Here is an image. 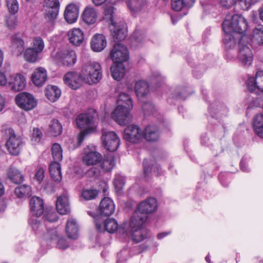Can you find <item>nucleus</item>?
I'll return each mask as SVG.
<instances>
[{
	"mask_svg": "<svg viewBox=\"0 0 263 263\" xmlns=\"http://www.w3.org/2000/svg\"><path fill=\"white\" fill-rule=\"evenodd\" d=\"M222 27L226 34L223 41L227 48H231L236 44V39L233 34L234 33L243 34L238 43L239 51L237 59L241 65L245 67L250 66L253 60V52L248 46L241 43L242 40L246 37L243 34L247 30L248 27L247 20L240 15H228L223 22Z\"/></svg>",
	"mask_w": 263,
	"mask_h": 263,
	"instance_id": "nucleus-1",
	"label": "nucleus"
},
{
	"mask_svg": "<svg viewBox=\"0 0 263 263\" xmlns=\"http://www.w3.org/2000/svg\"><path fill=\"white\" fill-rule=\"evenodd\" d=\"M5 135L7 137L5 145L8 151L11 155H18L24 145L22 138L16 135L12 128L6 129Z\"/></svg>",
	"mask_w": 263,
	"mask_h": 263,
	"instance_id": "nucleus-2",
	"label": "nucleus"
},
{
	"mask_svg": "<svg viewBox=\"0 0 263 263\" xmlns=\"http://www.w3.org/2000/svg\"><path fill=\"white\" fill-rule=\"evenodd\" d=\"M93 117L89 114H81L76 119V124L79 128L84 129L78 136V144L81 145L86 135L91 133L94 129L92 127Z\"/></svg>",
	"mask_w": 263,
	"mask_h": 263,
	"instance_id": "nucleus-3",
	"label": "nucleus"
},
{
	"mask_svg": "<svg viewBox=\"0 0 263 263\" xmlns=\"http://www.w3.org/2000/svg\"><path fill=\"white\" fill-rule=\"evenodd\" d=\"M132 109L123 104L118 105L111 114V118L120 125H126L132 121Z\"/></svg>",
	"mask_w": 263,
	"mask_h": 263,
	"instance_id": "nucleus-4",
	"label": "nucleus"
},
{
	"mask_svg": "<svg viewBox=\"0 0 263 263\" xmlns=\"http://www.w3.org/2000/svg\"><path fill=\"white\" fill-rule=\"evenodd\" d=\"M28 223L36 234L40 235L44 239L54 240L58 238V232L56 229L47 230L46 232H43V226L40 223L36 217H31L28 220Z\"/></svg>",
	"mask_w": 263,
	"mask_h": 263,
	"instance_id": "nucleus-5",
	"label": "nucleus"
},
{
	"mask_svg": "<svg viewBox=\"0 0 263 263\" xmlns=\"http://www.w3.org/2000/svg\"><path fill=\"white\" fill-rule=\"evenodd\" d=\"M15 101L16 105L25 111L33 109L37 105L36 100L33 96L25 92L17 95L15 98Z\"/></svg>",
	"mask_w": 263,
	"mask_h": 263,
	"instance_id": "nucleus-6",
	"label": "nucleus"
},
{
	"mask_svg": "<svg viewBox=\"0 0 263 263\" xmlns=\"http://www.w3.org/2000/svg\"><path fill=\"white\" fill-rule=\"evenodd\" d=\"M101 139L103 146L109 152H115L120 145V139L116 133L112 131L102 130Z\"/></svg>",
	"mask_w": 263,
	"mask_h": 263,
	"instance_id": "nucleus-7",
	"label": "nucleus"
},
{
	"mask_svg": "<svg viewBox=\"0 0 263 263\" xmlns=\"http://www.w3.org/2000/svg\"><path fill=\"white\" fill-rule=\"evenodd\" d=\"M114 64L123 63L128 61L129 52L127 47L121 43L114 45L109 54Z\"/></svg>",
	"mask_w": 263,
	"mask_h": 263,
	"instance_id": "nucleus-8",
	"label": "nucleus"
},
{
	"mask_svg": "<svg viewBox=\"0 0 263 263\" xmlns=\"http://www.w3.org/2000/svg\"><path fill=\"white\" fill-rule=\"evenodd\" d=\"M24 35L21 32H15L10 36V49L13 54L21 55L25 49L26 43Z\"/></svg>",
	"mask_w": 263,
	"mask_h": 263,
	"instance_id": "nucleus-9",
	"label": "nucleus"
},
{
	"mask_svg": "<svg viewBox=\"0 0 263 263\" xmlns=\"http://www.w3.org/2000/svg\"><path fill=\"white\" fill-rule=\"evenodd\" d=\"M55 60L63 65L72 66L77 62V54L73 50L66 49L57 52Z\"/></svg>",
	"mask_w": 263,
	"mask_h": 263,
	"instance_id": "nucleus-10",
	"label": "nucleus"
},
{
	"mask_svg": "<svg viewBox=\"0 0 263 263\" xmlns=\"http://www.w3.org/2000/svg\"><path fill=\"white\" fill-rule=\"evenodd\" d=\"M86 72L87 81L89 84L99 82L102 77V68L99 63L93 62L87 66Z\"/></svg>",
	"mask_w": 263,
	"mask_h": 263,
	"instance_id": "nucleus-11",
	"label": "nucleus"
},
{
	"mask_svg": "<svg viewBox=\"0 0 263 263\" xmlns=\"http://www.w3.org/2000/svg\"><path fill=\"white\" fill-rule=\"evenodd\" d=\"M60 6L59 0H45V18L51 23H53L58 17Z\"/></svg>",
	"mask_w": 263,
	"mask_h": 263,
	"instance_id": "nucleus-12",
	"label": "nucleus"
},
{
	"mask_svg": "<svg viewBox=\"0 0 263 263\" xmlns=\"http://www.w3.org/2000/svg\"><path fill=\"white\" fill-rule=\"evenodd\" d=\"M111 34L115 40L121 41L127 36V26L124 22H120L116 23L111 20V25L109 26Z\"/></svg>",
	"mask_w": 263,
	"mask_h": 263,
	"instance_id": "nucleus-13",
	"label": "nucleus"
},
{
	"mask_svg": "<svg viewBox=\"0 0 263 263\" xmlns=\"http://www.w3.org/2000/svg\"><path fill=\"white\" fill-rule=\"evenodd\" d=\"M143 138V133L140 128L135 125H130L124 129V138L127 141L137 143Z\"/></svg>",
	"mask_w": 263,
	"mask_h": 263,
	"instance_id": "nucleus-14",
	"label": "nucleus"
},
{
	"mask_svg": "<svg viewBox=\"0 0 263 263\" xmlns=\"http://www.w3.org/2000/svg\"><path fill=\"white\" fill-rule=\"evenodd\" d=\"M95 220L96 229L100 232L106 231L109 233H114L118 228L117 221L114 218H107L102 221L99 218H95Z\"/></svg>",
	"mask_w": 263,
	"mask_h": 263,
	"instance_id": "nucleus-15",
	"label": "nucleus"
},
{
	"mask_svg": "<svg viewBox=\"0 0 263 263\" xmlns=\"http://www.w3.org/2000/svg\"><path fill=\"white\" fill-rule=\"evenodd\" d=\"M250 92L259 94L263 92V71H257L255 78H250L247 83Z\"/></svg>",
	"mask_w": 263,
	"mask_h": 263,
	"instance_id": "nucleus-16",
	"label": "nucleus"
},
{
	"mask_svg": "<svg viewBox=\"0 0 263 263\" xmlns=\"http://www.w3.org/2000/svg\"><path fill=\"white\" fill-rule=\"evenodd\" d=\"M8 83L11 89L15 91H22L26 85L25 77L17 73L10 75Z\"/></svg>",
	"mask_w": 263,
	"mask_h": 263,
	"instance_id": "nucleus-17",
	"label": "nucleus"
},
{
	"mask_svg": "<svg viewBox=\"0 0 263 263\" xmlns=\"http://www.w3.org/2000/svg\"><path fill=\"white\" fill-rule=\"evenodd\" d=\"M158 208L157 201L155 198L150 197L142 201L138 206L137 212L146 215L155 212Z\"/></svg>",
	"mask_w": 263,
	"mask_h": 263,
	"instance_id": "nucleus-18",
	"label": "nucleus"
},
{
	"mask_svg": "<svg viewBox=\"0 0 263 263\" xmlns=\"http://www.w3.org/2000/svg\"><path fill=\"white\" fill-rule=\"evenodd\" d=\"M64 83L72 89L79 88L83 82L82 76L76 72L66 73L63 78Z\"/></svg>",
	"mask_w": 263,
	"mask_h": 263,
	"instance_id": "nucleus-19",
	"label": "nucleus"
},
{
	"mask_svg": "<svg viewBox=\"0 0 263 263\" xmlns=\"http://www.w3.org/2000/svg\"><path fill=\"white\" fill-rule=\"evenodd\" d=\"M115 205L109 197H104L100 203L99 212L101 216H109L115 212Z\"/></svg>",
	"mask_w": 263,
	"mask_h": 263,
	"instance_id": "nucleus-20",
	"label": "nucleus"
},
{
	"mask_svg": "<svg viewBox=\"0 0 263 263\" xmlns=\"http://www.w3.org/2000/svg\"><path fill=\"white\" fill-rule=\"evenodd\" d=\"M102 158V156L99 153L86 148L82 157V161L86 165H93L100 162Z\"/></svg>",
	"mask_w": 263,
	"mask_h": 263,
	"instance_id": "nucleus-21",
	"label": "nucleus"
},
{
	"mask_svg": "<svg viewBox=\"0 0 263 263\" xmlns=\"http://www.w3.org/2000/svg\"><path fill=\"white\" fill-rule=\"evenodd\" d=\"M56 209L61 215H66L70 211L69 197L67 193L59 196L56 200Z\"/></svg>",
	"mask_w": 263,
	"mask_h": 263,
	"instance_id": "nucleus-22",
	"label": "nucleus"
},
{
	"mask_svg": "<svg viewBox=\"0 0 263 263\" xmlns=\"http://www.w3.org/2000/svg\"><path fill=\"white\" fill-rule=\"evenodd\" d=\"M47 79L46 70L43 67L36 68L31 75V80L33 83L36 86H43Z\"/></svg>",
	"mask_w": 263,
	"mask_h": 263,
	"instance_id": "nucleus-23",
	"label": "nucleus"
},
{
	"mask_svg": "<svg viewBox=\"0 0 263 263\" xmlns=\"http://www.w3.org/2000/svg\"><path fill=\"white\" fill-rule=\"evenodd\" d=\"M30 209L31 213L36 217L41 216L44 211L43 200L37 196L32 197L30 200Z\"/></svg>",
	"mask_w": 263,
	"mask_h": 263,
	"instance_id": "nucleus-24",
	"label": "nucleus"
},
{
	"mask_svg": "<svg viewBox=\"0 0 263 263\" xmlns=\"http://www.w3.org/2000/svg\"><path fill=\"white\" fill-rule=\"evenodd\" d=\"M106 40L102 34H96L92 38L90 46L91 49L95 52H100L106 46Z\"/></svg>",
	"mask_w": 263,
	"mask_h": 263,
	"instance_id": "nucleus-25",
	"label": "nucleus"
},
{
	"mask_svg": "<svg viewBox=\"0 0 263 263\" xmlns=\"http://www.w3.org/2000/svg\"><path fill=\"white\" fill-rule=\"evenodd\" d=\"M67 35L69 43L76 46H79L84 40V33L79 28H73L69 30Z\"/></svg>",
	"mask_w": 263,
	"mask_h": 263,
	"instance_id": "nucleus-26",
	"label": "nucleus"
},
{
	"mask_svg": "<svg viewBox=\"0 0 263 263\" xmlns=\"http://www.w3.org/2000/svg\"><path fill=\"white\" fill-rule=\"evenodd\" d=\"M79 16V8L73 4L68 5L64 12V18L69 24L76 22Z\"/></svg>",
	"mask_w": 263,
	"mask_h": 263,
	"instance_id": "nucleus-27",
	"label": "nucleus"
},
{
	"mask_svg": "<svg viewBox=\"0 0 263 263\" xmlns=\"http://www.w3.org/2000/svg\"><path fill=\"white\" fill-rule=\"evenodd\" d=\"M147 218V215L136 211L130 219L129 226L132 230L143 227Z\"/></svg>",
	"mask_w": 263,
	"mask_h": 263,
	"instance_id": "nucleus-28",
	"label": "nucleus"
},
{
	"mask_svg": "<svg viewBox=\"0 0 263 263\" xmlns=\"http://www.w3.org/2000/svg\"><path fill=\"white\" fill-rule=\"evenodd\" d=\"M135 90L137 97L139 100H141L148 93L149 86L146 81L139 80L135 83Z\"/></svg>",
	"mask_w": 263,
	"mask_h": 263,
	"instance_id": "nucleus-29",
	"label": "nucleus"
},
{
	"mask_svg": "<svg viewBox=\"0 0 263 263\" xmlns=\"http://www.w3.org/2000/svg\"><path fill=\"white\" fill-rule=\"evenodd\" d=\"M66 232L69 238L73 239L78 238L79 228L76 219L70 218L67 220Z\"/></svg>",
	"mask_w": 263,
	"mask_h": 263,
	"instance_id": "nucleus-30",
	"label": "nucleus"
},
{
	"mask_svg": "<svg viewBox=\"0 0 263 263\" xmlns=\"http://www.w3.org/2000/svg\"><path fill=\"white\" fill-rule=\"evenodd\" d=\"M82 17L85 23L88 25L93 24L97 18V11L93 8L87 7L84 9Z\"/></svg>",
	"mask_w": 263,
	"mask_h": 263,
	"instance_id": "nucleus-31",
	"label": "nucleus"
},
{
	"mask_svg": "<svg viewBox=\"0 0 263 263\" xmlns=\"http://www.w3.org/2000/svg\"><path fill=\"white\" fill-rule=\"evenodd\" d=\"M143 137L146 141L149 142H155L157 141L159 138V132L158 128L152 125L146 126L144 130Z\"/></svg>",
	"mask_w": 263,
	"mask_h": 263,
	"instance_id": "nucleus-32",
	"label": "nucleus"
},
{
	"mask_svg": "<svg viewBox=\"0 0 263 263\" xmlns=\"http://www.w3.org/2000/svg\"><path fill=\"white\" fill-rule=\"evenodd\" d=\"M110 70L114 79L119 81L125 75V67L123 63L114 64L111 67Z\"/></svg>",
	"mask_w": 263,
	"mask_h": 263,
	"instance_id": "nucleus-33",
	"label": "nucleus"
},
{
	"mask_svg": "<svg viewBox=\"0 0 263 263\" xmlns=\"http://www.w3.org/2000/svg\"><path fill=\"white\" fill-rule=\"evenodd\" d=\"M49 172L51 178L56 182H60L62 178L61 166L59 162L53 161L49 166Z\"/></svg>",
	"mask_w": 263,
	"mask_h": 263,
	"instance_id": "nucleus-34",
	"label": "nucleus"
},
{
	"mask_svg": "<svg viewBox=\"0 0 263 263\" xmlns=\"http://www.w3.org/2000/svg\"><path fill=\"white\" fill-rule=\"evenodd\" d=\"M47 98L51 102H55L61 96V90L56 86H48L45 90Z\"/></svg>",
	"mask_w": 263,
	"mask_h": 263,
	"instance_id": "nucleus-35",
	"label": "nucleus"
},
{
	"mask_svg": "<svg viewBox=\"0 0 263 263\" xmlns=\"http://www.w3.org/2000/svg\"><path fill=\"white\" fill-rule=\"evenodd\" d=\"M125 2L128 8L133 14L141 10L146 5L144 0H126Z\"/></svg>",
	"mask_w": 263,
	"mask_h": 263,
	"instance_id": "nucleus-36",
	"label": "nucleus"
},
{
	"mask_svg": "<svg viewBox=\"0 0 263 263\" xmlns=\"http://www.w3.org/2000/svg\"><path fill=\"white\" fill-rule=\"evenodd\" d=\"M10 180L15 184H20L23 182L24 178L21 172L14 167H10L7 173Z\"/></svg>",
	"mask_w": 263,
	"mask_h": 263,
	"instance_id": "nucleus-37",
	"label": "nucleus"
},
{
	"mask_svg": "<svg viewBox=\"0 0 263 263\" xmlns=\"http://www.w3.org/2000/svg\"><path fill=\"white\" fill-rule=\"evenodd\" d=\"M115 158L113 154L106 155L101 163V167L105 172L110 171L115 166Z\"/></svg>",
	"mask_w": 263,
	"mask_h": 263,
	"instance_id": "nucleus-38",
	"label": "nucleus"
},
{
	"mask_svg": "<svg viewBox=\"0 0 263 263\" xmlns=\"http://www.w3.org/2000/svg\"><path fill=\"white\" fill-rule=\"evenodd\" d=\"M132 237L133 241L136 242H139L143 240L147 237L148 231L144 227L132 230Z\"/></svg>",
	"mask_w": 263,
	"mask_h": 263,
	"instance_id": "nucleus-39",
	"label": "nucleus"
},
{
	"mask_svg": "<svg viewBox=\"0 0 263 263\" xmlns=\"http://www.w3.org/2000/svg\"><path fill=\"white\" fill-rule=\"evenodd\" d=\"M63 127L61 123L57 119L51 121L49 125V133L54 137L58 136L62 133Z\"/></svg>",
	"mask_w": 263,
	"mask_h": 263,
	"instance_id": "nucleus-40",
	"label": "nucleus"
},
{
	"mask_svg": "<svg viewBox=\"0 0 263 263\" xmlns=\"http://www.w3.org/2000/svg\"><path fill=\"white\" fill-rule=\"evenodd\" d=\"M194 3L189 0H171V6L173 10L179 11L183 8L191 7Z\"/></svg>",
	"mask_w": 263,
	"mask_h": 263,
	"instance_id": "nucleus-41",
	"label": "nucleus"
},
{
	"mask_svg": "<svg viewBox=\"0 0 263 263\" xmlns=\"http://www.w3.org/2000/svg\"><path fill=\"white\" fill-rule=\"evenodd\" d=\"M15 194L18 198H25L31 195V187L26 184L20 185L15 189Z\"/></svg>",
	"mask_w": 263,
	"mask_h": 263,
	"instance_id": "nucleus-42",
	"label": "nucleus"
},
{
	"mask_svg": "<svg viewBox=\"0 0 263 263\" xmlns=\"http://www.w3.org/2000/svg\"><path fill=\"white\" fill-rule=\"evenodd\" d=\"M144 174L145 176H148L153 170L154 172H158L157 175H160L159 168L160 166L157 163L152 164L150 166V162L148 159H145L143 162Z\"/></svg>",
	"mask_w": 263,
	"mask_h": 263,
	"instance_id": "nucleus-43",
	"label": "nucleus"
},
{
	"mask_svg": "<svg viewBox=\"0 0 263 263\" xmlns=\"http://www.w3.org/2000/svg\"><path fill=\"white\" fill-rule=\"evenodd\" d=\"M252 37L259 45L263 44V25L258 24L255 26L253 30Z\"/></svg>",
	"mask_w": 263,
	"mask_h": 263,
	"instance_id": "nucleus-44",
	"label": "nucleus"
},
{
	"mask_svg": "<svg viewBox=\"0 0 263 263\" xmlns=\"http://www.w3.org/2000/svg\"><path fill=\"white\" fill-rule=\"evenodd\" d=\"M39 52L31 48H27L24 52V57L25 60L30 63H35L39 58Z\"/></svg>",
	"mask_w": 263,
	"mask_h": 263,
	"instance_id": "nucleus-45",
	"label": "nucleus"
},
{
	"mask_svg": "<svg viewBox=\"0 0 263 263\" xmlns=\"http://www.w3.org/2000/svg\"><path fill=\"white\" fill-rule=\"evenodd\" d=\"M52 158L54 161L60 162L63 159V152L61 145L57 143H54L51 147Z\"/></svg>",
	"mask_w": 263,
	"mask_h": 263,
	"instance_id": "nucleus-46",
	"label": "nucleus"
},
{
	"mask_svg": "<svg viewBox=\"0 0 263 263\" xmlns=\"http://www.w3.org/2000/svg\"><path fill=\"white\" fill-rule=\"evenodd\" d=\"M118 103L119 105L123 104L128 108H133V104L131 97L124 92L121 93L118 99Z\"/></svg>",
	"mask_w": 263,
	"mask_h": 263,
	"instance_id": "nucleus-47",
	"label": "nucleus"
},
{
	"mask_svg": "<svg viewBox=\"0 0 263 263\" xmlns=\"http://www.w3.org/2000/svg\"><path fill=\"white\" fill-rule=\"evenodd\" d=\"M98 194L99 192L96 189H84L81 192V196L85 200H90L95 199Z\"/></svg>",
	"mask_w": 263,
	"mask_h": 263,
	"instance_id": "nucleus-48",
	"label": "nucleus"
},
{
	"mask_svg": "<svg viewBox=\"0 0 263 263\" xmlns=\"http://www.w3.org/2000/svg\"><path fill=\"white\" fill-rule=\"evenodd\" d=\"M125 184V179L123 176L117 174L114 180V184L117 192H119L123 189Z\"/></svg>",
	"mask_w": 263,
	"mask_h": 263,
	"instance_id": "nucleus-49",
	"label": "nucleus"
},
{
	"mask_svg": "<svg viewBox=\"0 0 263 263\" xmlns=\"http://www.w3.org/2000/svg\"><path fill=\"white\" fill-rule=\"evenodd\" d=\"M5 23L8 28L13 30L16 27L18 21L16 16L11 13L6 16Z\"/></svg>",
	"mask_w": 263,
	"mask_h": 263,
	"instance_id": "nucleus-50",
	"label": "nucleus"
},
{
	"mask_svg": "<svg viewBox=\"0 0 263 263\" xmlns=\"http://www.w3.org/2000/svg\"><path fill=\"white\" fill-rule=\"evenodd\" d=\"M33 47H31L39 53L43 50L45 45L43 40L41 37H36L33 40Z\"/></svg>",
	"mask_w": 263,
	"mask_h": 263,
	"instance_id": "nucleus-51",
	"label": "nucleus"
},
{
	"mask_svg": "<svg viewBox=\"0 0 263 263\" xmlns=\"http://www.w3.org/2000/svg\"><path fill=\"white\" fill-rule=\"evenodd\" d=\"M7 6L10 13L15 14L18 11V3L17 0H6Z\"/></svg>",
	"mask_w": 263,
	"mask_h": 263,
	"instance_id": "nucleus-52",
	"label": "nucleus"
},
{
	"mask_svg": "<svg viewBox=\"0 0 263 263\" xmlns=\"http://www.w3.org/2000/svg\"><path fill=\"white\" fill-rule=\"evenodd\" d=\"M44 217L45 220L49 222L57 221L59 219V217L57 213L52 209L46 211Z\"/></svg>",
	"mask_w": 263,
	"mask_h": 263,
	"instance_id": "nucleus-53",
	"label": "nucleus"
},
{
	"mask_svg": "<svg viewBox=\"0 0 263 263\" xmlns=\"http://www.w3.org/2000/svg\"><path fill=\"white\" fill-rule=\"evenodd\" d=\"M259 0H239L238 5L241 9L247 10L252 5L255 4Z\"/></svg>",
	"mask_w": 263,
	"mask_h": 263,
	"instance_id": "nucleus-54",
	"label": "nucleus"
},
{
	"mask_svg": "<svg viewBox=\"0 0 263 263\" xmlns=\"http://www.w3.org/2000/svg\"><path fill=\"white\" fill-rule=\"evenodd\" d=\"M45 177V170L43 167L39 166L37 167L34 179L39 183H41Z\"/></svg>",
	"mask_w": 263,
	"mask_h": 263,
	"instance_id": "nucleus-55",
	"label": "nucleus"
},
{
	"mask_svg": "<svg viewBox=\"0 0 263 263\" xmlns=\"http://www.w3.org/2000/svg\"><path fill=\"white\" fill-rule=\"evenodd\" d=\"M239 0H219L222 7L229 9L235 6Z\"/></svg>",
	"mask_w": 263,
	"mask_h": 263,
	"instance_id": "nucleus-56",
	"label": "nucleus"
},
{
	"mask_svg": "<svg viewBox=\"0 0 263 263\" xmlns=\"http://www.w3.org/2000/svg\"><path fill=\"white\" fill-rule=\"evenodd\" d=\"M42 133L38 128H34L32 134V140L36 142L40 141L42 137Z\"/></svg>",
	"mask_w": 263,
	"mask_h": 263,
	"instance_id": "nucleus-57",
	"label": "nucleus"
},
{
	"mask_svg": "<svg viewBox=\"0 0 263 263\" xmlns=\"http://www.w3.org/2000/svg\"><path fill=\"white\" fill-rule=\"evenodd\" d=\"M57 247L61 250H65L69 247V243L65 238L61 237L58 240Z\"/></svg>",
	"mask_w": 263,
	"mask_h": 263,
	"instance_id": "nucleus-58",
	"label": "nucleus"
},
{
	"mask_svg": "<svg viewBox=\"0 0 263 263\" xmlns=\"http://www.w3.org/2000/svg\"><path fill=\"white\" fill-rule=\"evenodd\" d=\"M127 253L128 252L126 249H123L119 252L117 255L118 260L117 261V263H121V262L125 260Z\"/></svg>",
	"mask_w": 263,
	"mask_h": 263,
	"instance_id": "nucleus-59",
	"label": "nucleus"
},
{
	"mask_svg": "<svg viewBox=\"0 0 263 263\" xmlns=\"http://www.w3.org/2000/svg\"><path fill=\"white\" fill-rule=\"evenodd\" d=\"M98 174L99 171L96 167H92L90 169H89L87 172L88 176L93 178L97 177L98 176Z\"/></svg>",
	"mask_w": 263,
	"mask_h": 263,
	"instance_id": "nucleus-60",
	"label": "nucleus"
},
{
	"mask_svg": "<svg viewBox=\"0 0 263 263\" xmlns=\"http://www.w3.org/2000/svg\"><path fill=\"white\" fill-rule=\"evenodd\" d=\"M152 242V240L149 239L146 241V243L147 244H142L139 246V252L141 253L145 250H146L151 246V243Z\"/></svg>",
	"mask_w": 263,
	"mask_h": 263,
	"instance_id": "nucleus-61",
	"label": "nucleus"
},
{
	"mask_svg": "<svg viewBox=\"0 0 263 263\" xmlns=\"http://www.w3.org/2000/svg\"><path fill=\"white\" fill-rule=\"evenodd\" d=\"M218 177L222 185L224 186H227L228 185V182H224L225 179H227V178L226 177V174L221 173L219 175Z\"/></svg>",
	"mask_w": 263,
	"mask_h": 263,
	"instance_id": "nucleus-62",
	"label": "nucleus"
},
{
	"mask_svg": "<svg viewBox=\"0 0 263 263\" xmlns=\"http://www.w3.org/2000/svg\"><path fill=\"white\" fill-rule=\"evenodd\" d=\"M7 82V80L5 74L0 71V85L4 86L6 84Z\"/></svg>",
	"mask_w": 263,
	"mask_h": 263,
	"instance_id": "nucleus-63",
	"label": "nucleus"
},
{
	"mask_svg": "<svg viewBox=\"0 0 263 263\" xmlns=\"http://www.w3.org/2000/svg\"><path fill=\"white\" fill-rule=\"evenodd\" d=\"M139 34V32H138V31H135L134 33H133V39H134L135 41L136 42H141L142 40L143 39V35H141V36L140 37H139L138 36V34Z\"/></svg>",
	"mask_w": 263,
	"mask_h": 263,
	"instance_id": "nucleus-64",
	"label": "nucleus"
}]
</instances>
